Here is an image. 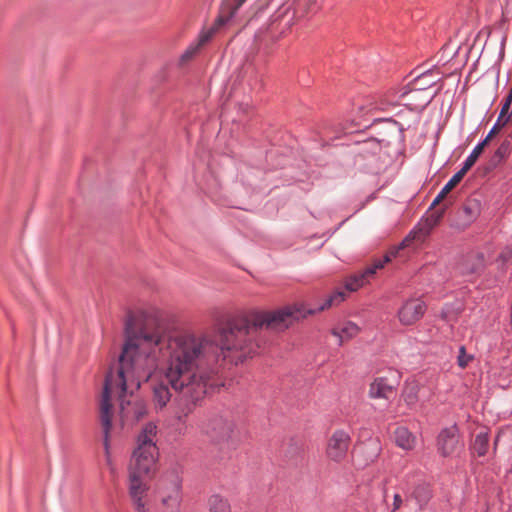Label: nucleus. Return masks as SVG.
<instances>
[{
  "mask_svg": "<svg viewBox=\"0 0 512 512\" xmlns=\"http://www.w3.org/2000/svg\"><path fill=\"white\" fill-rule=\"evenodd\" d=\"M201 358L236 364L222 356L218 332L214 342L176 331L163 322L159 309L141 308L128 315L118 363L108 369L103 384H224L225 379L220 382L210 375L196 379L193 369Z\"/></svg>",
  "mask_w": 512,
  "mask_h": 512,
  "instance_id": "nucleus-1",
  "label": "nucleus"
},
{
  "mask_svg": "<svg viewBox=\"0 0 512 512\" xmlns=\"http://www.w3.org/2000/svg\"><path fill=\"white\" fill-rule=\"evenodd\" d=\"M311 313L313 311L303 303H295L274 310H255L247 316L230 319L218 328L219 350L224 359L236 363L245 361L261 348V329L284 332Z\"/></svg>",
  "mask_w": 512,
  "mask_h": 512,
  "instance_id": "nucleus-2",
  "label": "nucleus"
},
{
  "mask_svg": "<svg viewBox=\"0 0 512 512\" xmlns=\"http://www.w3.org/2000/svg\"><path fill=\"white\" fill-rule=\"evenodd\" d=\"M98 405V420L106 456L110 454L112 443L119 438L122 423H113V407L118 402L121 418L130 416L139 420L146 414L145 403L135 396L140 386H103Z\"/></svg>",
  "mask_w": 512,
  "mask_h": 512,
  "instance_id": "nucleus-3",
  "label": "nucleus"
},
{
  "mask_svg": "<svg viewBox=\"0 0 512 512\" xmlns=\"http://www.w3.org/2000/svg\"><path fill=\"white\" fill-rule=\"evenodd\" d=\"M157 427L147 423L140 435L128 468V492L136 512H148L145 497L149 490L146 478L155 474L158 461V448L155 443Z\"/></svg>",
  "mask_w": 512,
  "mask_h": 512,
  "instance_id": "nucleus-4",
  "label": "nucleus"
},
{
  "mask_svg": "<svg viewBox=\"0 0 512 512\" xmlns=\"http://www.w3.org/2000/svg\"><path fill=\"white\" fill-rule=\"evenodd\" d=\"M375 124H383L381 130L377 133V137L369 138L366 140H354L351 139L353 144H378L384 143L389 144L390 139L398 135L401 140H404V132L408 127H404L400 122L391 118H375L372 122L366 119L362 120H351L350 122L343 123H330L324 127V137H322V148L330 146L334 140L340 139L342 136H349L354 133H358L370 128Z\"/></svg>",
  "mask_w": 512,
  "mask_h": 512,
  "instance_id": "nucleus-5",
  "label": "nucleus"
},
{
  "mask_svg": "<svg viewBox=\"0 0 512 512\" xmlns=\"http://www.w3.org/2000/svg\"><path fill=\"white\" fill-rule=\"evenodd\" d=\"M160 512H181L183 503V478L177 469L164 472L154 489Z\"/></svg>",
  "mask_w": 512,
  "mask_h": 512,
  "instance_id": "nucleus-6",
  "label": "nucleus"
},
{
  "mask_svg": "<svg viewBox=\"0 0 512 512\" xmlns=\"http://www.w3.org/2000/svg\"><path fill=\"white\" fill-rule=\"evenodd\" d=\"M199 429L202 435L216 444L233 442L238 437L235 422L231 418L221 415L206 419L200 424Z\"/></svg>",
  "mask_w": 512,
  "mask_h": 512,
  "instance_id": "nucleus-7",
  "label": "nucleus"
},
{
  "mask_svg": "<svg viewBox=\"0 0 512 512\" xmlns=\"http://www.w3.org/2000/svg\"><path fill=\"white\" fill-rule=\"evenodd\" d=\"M480 213L481 201L469 197L457 208L450 221V226L458 231H464L477 220Z\"/></svg>",
  "mask_w": 512,
  "mask_h": 512,
  "instance_id": "nucleus-8",
  "label": "nucleus"
},
{
  "mask_svg": "<svg viewBox=\"0 0 512 512\" xmlns=\"http://www.w3.org/2000/svg\"><path fill=\"white\" fill-rule=\"evenodd\" d=\"M206 386H171L174 391V402L184 416H187L192 408L203 399L207 393Z\"/></svg>",
  "mask_w": 512,
  "mask_h": 512,
  "instance_id": "nucleus-9",
  "label": "nucleus"
},
{
  "mask_svg": "<svg viewBox=\"0 0 512 512\" xmlns=\"http://www.w3.org/2000/svg\"><path fill=\"white\" fill-rule=\"evenodd\" d=\"M497 134V125H493V127L490 129L489 134L486 135V137L478 143L470 155L466 158V160L463 163L462 168L456 172L450 180L444 185L443 189L447 193H449L460 181L463 179L465 174L470 170V168L476 163L479 156L482 154L485 146L488 145V143L491 141V139L494 137V135Z\"/></svg>",
  "mask_w": 512,
  "mask_h": 512,
  "instance_id": "nucleus-10",
  "label": "nucleus"
},
{
  "mask_svg": "<svg viewBox=\"0 0 512 512\" xmlns=\"http://www.w3.org/2000/svg\"><path fill=\"white\" fill-rule=\"evenodd\" d=\"M351 444L350 434L343 430H335L327 440L326 456L329 460L341 463L347 457Z\"/></svg>",
  "mask_w": 512,
  "mask_h": 512,
  "instance_id": "nucleus-11",
  "label": "nucleus"
},
{
  "mask_svg": "<svg viewBox=\"0 0 512 512\" xmlns=\"http://www.w3.org/2000/svg\"><path fill=\"white\" fill-rule=\"evenodd\" d=\"M427 310L426 303L420 298L406 300L398 310V319L402 325L410 326L418 322Z\"/></svg>",
  "mask_w": 512,
  "mask_h": 512,
  "instance_id": "nucleus-12",
  "label": "nucleus"
},
{
  "mask_svg": "<svg viewBox=\"0 0 512 512\" xmlns=\"http://www.w3.org/2000/svg\"><path fill=\"white\" fill-rule=\"evenodd\" d=\"M459 445V430L456 424L443 428L437 437V449L443 457L451 456Z\"/></svg>",
  "mask_w": 512,
  "mask_h": 512,
  "instance_id": "nucleus-13",
  "label": "nucleus"
},
{
  "mask_svg": "<svg viewBox=\"0 0 512 512\" xmlns=\"http://www.w3.org/2000/svg\"><path fill=\"white\" fill-rule=\"evenodd\" d=\"M447 210V205H444L443 207L439 208L438 210L433 211L431 214L426 216L421 220V222L418 223L415 229L417 231L413 230L408 235H410V240L407 242V246L409 243L415 239V235L418 233L422 235L423 237H426L430 235L432 230L438 226L443 219L445 212Z\"/></svg>",
  "mask_w": 512,
  "mask_h": 512,
  "instance_id": "nucleus-14",
  "label": "nucleus"
},
{
  "mask_svg": "<svg viewBox=\"0 0 512 512\" xmlns=\"http://www.w3.org/2000/svg\"><path fill=\"white\" fill-rule=\"evenodd\" d=\"M410 240V235H407L397 247L389 250L383 257V259H377L371 266L366 267L362 271H358L361 275H363V279L366 283H369L370 278H372L377 270L384 268L385 264L390 262L393 258H395L399 251L407 247V242Z\"/></svg>",
  "mask_w": 512,
  "mask_h": 512,
  "instance_id": "nucleus-15",
  "label": "nucleus"
},
{
  "mask_svg": "<svg viewBox=\"0 0 512 512\" xmlns=\"http://www.w3.org/2000/svg\"><path fill=\"white\" fill-rule=\"evenodd\" d=\"M486 267L485 255L483 252H470L463 259L460 265L462 275H480Z\"/></svg>",
  "mask_w": 512,
  "mask_h": 512,
  "instance_id": "nucleus-16",
  "label": "nucleus"
},
{
  "mask_svg": "<svg viewBox=\"0 0 512 512\" xmlns=\"http://www.w3.org/2000/svg\"><path fill=\"white\" fill-rule=\"evenodd\" d=\"M358 332L359 327L351 321L340 323L331 331L332 335L338 338V345H342L344 341L352 339Z\"/></svg>",
  "mask_w": 512,
  "mask_h": 512,
  "instance_id": "nucleus-17",
  "label": "nucleus"
},
{
  "mask_svg": "<svg viewBox=\"0 0 512 512\" xmlns=\"http://www.w3.org/2000/svg\"><path fill=\"white\" fill-rule=\"evenodd\" d=\"M410 498L416 501L419 509L422 510L432 498V490L429 484L421 483L415 486Z\"/></svg>",
  "mask_w": 512,
  "mask_h": 512,
  "instance_id": "nucleus-18",
  "label": "nucleus"
},
{
  "mask_svg": "<svg viewBox=\"0 0 512 512\" xmlns=\"http://www.w3.org/2000/svg\"><path fill=\"white\" fill-rule=\"evenodd\" d=\"M489 448L488 432H479L470 445V451L473 456L483 457L487 454Z\"/></svg>",
  "mask_w": 512,
  "mask_h": 512,
  "instance_id": "nucleus-19",
  "label": "nucleus"
},
{
  "mask_svg": "<svg viewBox=\"0 0 512 512\" xmlns=\"http://www.w3.org/2000/svg\"><path fill=\"white\" fill-rule=\"evenodd\" d=\"M394 439L397 446L410 450L414 447L415 438L406 427H397L394 431Z\"/></svg>",
  "mask_w": 512,
  "mask_h": 512,
  "instance_id": "nucleus-20",
  "label": "nucleus"
},
{
  "mask_svg": "<svg viewBox=\"0 0 512 512\" xmlns=\"http://www.w3.org/2000/svg\"><path fill=\"white\" fill-rule=\"evenodd\" d=\"M432 75V71L428 70L422 74H420L418 77H416L412 83V88L409 91V94L412 95H419L423 94L424 91H426L429 87L436 84L435 80H429L426 81V78L430 77Z\"/></svg>",
  "mask_w": 512,
  "mask_h": 512,
  "instance_id": "nucleus-21",
  "label": "nucleus"
},
{
  "mask_svg": "<svg viewBox=\"0 0 512 512\" xmlns=\"http://www.w3.org/2000/svg\"><path fill=\"white\" fill-rule=\"evenodd\" d=\"M511 104H512V85H511L509 93L507 94V96L505 97V99L503 101L498 119H497L496 123L494 124V125H497V133L499 132V130L502 127L507 125L511 119V115H508Z\"/></svg>",
  "mask_w": 512,
  "mask_h": 512,
  "instance_id": "nucleus-22",
  "label": "nucleus"
},
{
  "mask_svg": "<svg viewBox=\"0 0 512 512\" xmlns=\"http://www.w3.org/2000/svg\"><path fill=\"white\" fill-rule=\"evenodd\" d=\"M233 1H234L233 4L226 3L223 6L220 15L217 18V22L219 24H225L230 18H232L234 16V14L236 13V11L239 9V7H241L242 4L246 0H233Z\"/></svg>",
  "mask_w": 512,
  "mask_h": 512,
  "instance_id": "nucleus-23",
  "label": "nucleus"
},
{
  "mask_svg": "<svg viewBox=\"0 0 512 512\" xmlns=\"http://www.w3.org/2000/svg\"><path fill=\"white\" fill-rule=\"evenodd\" d=\"M153 393L154 400L160 407H164L171 397H174V391L171 392L169 386H154Z\"/></svg>",
  "mask_w": 512,
  "mask_h": 512,
  "instance_id": "nucleus-24",
  "label": "nucleus"
},
{
  "mask_svg": "<svg viewBox=\"0 0 512 512\" xmlns=\"http://www.w3.org/2000/svg\"><path fill=\"white\" fill-rule=\"evenodd\" d=\"M209 512H231L230 505L220 495H212L208 500Z\"/></svg>",
  "mask_w": 512,
  "mask_h": 512,
  "instance_id": "nucleus-25",
  "label": "nucleus"
},
{
  "mask_svg": "<svg viewBox=\"0 0 512 512\" xmlns=\"http://www.w3.org/2000/svg\"><path fill=\"white\" fill-rule=\"evenodd\" d=\"M365 284H367L364 279L363 275H361L359 272H356L352 275H349L345 280V289L349 292H356L360 288H362Z\"/></svg>",
  "mask_w": 512,
  "mask_h": 512,
  "instance_id": "nucleus-26",
  "label": "nucleus"
},
{
  "mask_svg": "<svg viewBox=\"0 0 512 512\" xmlns=\"http://www.w3.org/2000/svg\"><path fill=\"white\" fill-rule=\"evenodd\" d=\"M346 293L344 291H335L333 294H331L323 303L321 306L322 311L330 308L333 305H338L341 302L345 300Z\"/></svg>",
  "mask_w": 512,
  "mask_h": 512,
  "instance_id": "nucleus-27",
  "label": "nucleus"
},
{
  "mask_svg": "<svg viewBox=\"0 0 512 512\" xmlns=\"http://www.w3.org/2000/svg\"><path fill=\"white\" fill-rule=\"evenodd\" d=\"M511 150H512V139H511V136H509V137H506L501 142V144L499 145V147L496 149V151L494 153L497 154V157H500L505 160L510 156Z\"/></svg>",
  "mask_w": 512,
  "mask_h": 512,
  "instance_id": "nucleus-28",
  "label": "nucleus"
},
{
  "mask_svg": "<svg viewBox=\"0 0 512 512\" xmlns=\"http://www.w3.org/2000/svg\"><path fill=\"white\" fill-rule=\"evenodd\" d=\"M393 386H370L369 396L371 398H388V393H391Z\"/></svg>",
  "mask_w": 512,
  "mask_h": 512,
  "instance_id": "nucleus-29",
  "label": "nucleus"
},
{
  "mask_svg": "<svg viewBox=\"0 0 512 512\" xmlns=\"http://www.w3.org/2000/svg\"><path fill=\"white\" fill-rule=\"evenodd\" d=\"M223 24H219L217 20L215 21V24L213 27H211L209 30L204 31L200 34L198 38V42L196 43L201 48L203 45H205L214 35L216 30L221 27Z\"/></svg>",
  "mask_w": 512,
  "mask_h": 512,
  "instance_id": "nucleus-30",
  "label": "nucleus"
},
{
  "mask_svg": "<svg viewBox=\"0 0 512 512\" xmlns=\"http://www.w3.org/2000/svg\"><path fill=\"white\" fill-rule=\"evenodd\" d=\"M439 91H440V89L435 91L432 95H424V96H422V94H419V95L410 94V95L417 100H421L420 104L416 105V107H420V108L424 109L426 106H428L432 102V100L436 97V95L439 93Z\"/></svg>",
  "mask_w": 512,
  "mask_h": 512,
  "instance_id": "nucleus-31",
  "label": "nucleus"
},
{
  "mask_svg": "<svg viewBox=\"0 0 512 512\" xmlns=\"http://www.w3.org/2000/svg\"><path fill=\"white\" fill-rule=\"evenodd\" d=\"M200 49L199 45L193 44L187 48V50L181 55L180 62L182 64L188 62L193 58V56L198 52Z\"/></svg>",
  "mask_w": 512,
  "mask_h": 512,
  "instance_id": "nucleus-32",
  "label": "nucleus"
},
{
  "mask_svg": "<svg viewBox=\"0 0 512 512\" xmlns=\"http://www.w3.org/2000/svg\"><path fill=\"white\" fill-rule=\"evenodd\" d=\"M512 259V251L507 249L505 251H502L498 257H497V262H501L503 266L506 265V263H508L509 261H511Z\"/></svg>",
  "mask_w": 512,
  "mask_h": 512,
  "instance_id": "nucleus-33",
  "label": "nucleus"
},
{
  "mask_svg": "<svg viewBox=\"0 0 512 512\" xmlns=\"http://www.w3.org/2000/svg\"><path fill=\"white\" fill-rule=\"evenodd\" d=\"M503 161L504 159L497 157V154L494 153L488 162V170L497 168Z\"/></svg>",
  "mask_w": 512,
  "mask_h": 512,
  "instance_id": "nucleus-34",
  "label": "nucleus"
},
{
  "mask_svg": "<svg viewBox=\"0 0 512 512\" xmlns=\"http://www.w3.org/2000/svg\"><path fill=\"white\" fill-rule=\"evenodd\" d=\"M447 195H448V193L446 191H444V189L442 188L441 191L438 193V195L433 200V202L431 203L429 210H432V209H434L435 206L439 205L440 202L443 199H445Z\"/></svg>",
  "mask_w": 512,
  "mask_h": 512,
  "instance_id": "nucleus-35",
  "label": "nucleus"
},
{
  "mask_svg": "<svg viewBox=\"0 0 512 512\" xmlns=\"http://www.w3.org/2000/svg\"><path fill=\"white\" fill-rule=\"evenodd\" d=\"M471 357H467L466 354H465V348L462 346L460 348V355L458 356V364L460 367H465L468 363V360L470 359Z\"/></svg>",
  "mask_w": 512,
  "mask_h": 512,
  "instance_id": "nucleus-36",
  "label": "nucleus"
},
{
  "mask_svg": "<svg viewBox=\"0 0 512 512\" xmlns=\"http://www.w3.org/2000/svg\"><path fill=\"white\" fill-rule=\"evenodd\" d=\"M403 504V500L400 494H395L393 497V508L392 512H395L396 510L400 509V507Z\"/></svg>",
  "mask_w": 512,
  "mask_h": 512,
  "instance_id": "nucleus-37",
  "label": "nucleus"
},
{
  "mask_svg": "<svg viewBox=\"0 0 512 512\" xmlns=\"http://www.w3.org/2000/svg\"><path fill=\"white\" fill-rule=\"evenodd\" d=\"M382 378H377L374 380V382L372 383L373 385H376V384H382Z\"/></svg>",
  "mask_w": 512,
  "mask_h": 512,
  "instance_id": "nucleus-38",
  "label": "nucleus"
},
{
  "mask_svg": "<svg viewBox=\"0 0 512 512\" xmlns=\"http://www.w3.org/2000/svg\"><path fill=\"white\" fill-rule=\"evenodd\" d=\"M499 435L496 436L495 438V441H494V452L496 451V447H497V444H498V441H499Z\"/></svg>",
  "mask_w": 512,
  "mask_h": 512,
  "instance_id": "nucleus-39",
  "label": "nucleus"
},
{
  "mask_svg": "<svg viewBox=\"0 0 512 512\" xmlns=\"http://www.w3.org/2000/svg\"><path fill=\"white\" fill-rule=\"evenodd\" d=\"M344 162H345L344 155H343V154H341V158L339 159V163H340L341 165H343V164H344Z\"/></svg>",
  "mask_w": 512,
  "mask_h": 512,
  "instance_id": "nucleus-40",
  "label": "nucleus"
},
{
  "mask_svg": "<svg viewBox=\"0 0 512 512\" xmlns=\"http://www.w3.org/2000/svg\"><path fill=\"white\" fill-rule=\"evenodd\" d=\"M329 150H330V149H327V150H326V154H327L328 156L332 155V153H331Z\"/></svg>",
  "mask_w": 512,
  "mask_h": 512,
  "instance_id": "nucleus-41",
  "label": "nucleus"
},
{
  "mask_svg": "<svg viewBox=\"0 0 512 512\" xmlns=\"http://www.w3.org/2000/svg\"><path fill=\"white\" fill-rule=\"evenodd\" d=\"M340 145H341V146H349V145H350V143H341Z\"/></svg>",
  "mask_w": 512,
  "mask_h": 512,
  "instance_id": "nucleus-42",
  "label": "nucleus"
}]
</instances>
